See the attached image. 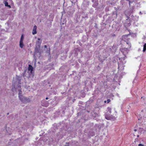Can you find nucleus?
<instances>
[{
  "instance_id": "obj_12",
  "label": "nucleus",
  "mask_w": 146,
  "mask_h": 146,
  "mask_svg": "<svg viewBox=\"0 0 146 146\" xmlns=\"http://www.w3.org/2000/svg\"><path fill=\"white\" fill-rule=\"evenodd\" d=\"M69 143H66L65 144V146H69Z\"/></svg>"
},
{
  "instance_id": "obj_21",
  "label": "nucleus",
  "mask_w": 146,
  "mask_h": 146,
  "mask_svg": "<svg viewBox=\"0 0 146 146\" xmlns=\"http://www.w3.org/2000/svg\"><path fill=\"white\" fill-rule=\"evenodd\" d=\"M104 102H105V103H106V101H104Z\"/></svg>"
},
{
  "instance_id": "obj_10",
  "label": "nucleus",
  "mask_w": 146,
  "mask_h": 146,
  "mask_svg": "<svg viewBox=\"0 0 146 146\" xmlns=\"http://www.w3.org/2000/svg\"><path fill=\"white\" fill-rule=\"evenodd\" d=\"M4 4H5V6L7 7V6H8V2H7L6 1H5Z\"/></svg>"
},
{
  "instance_id": "obj_17",
  "label": "nucleus",
  "mask_w": 146,
  "mask_h": 146,
  "mask_svg": "<svg viewBox=\"0 0 146 146\" xmlns=\"http://www.w3.org/2000/svg\"><path fill=\"white\" fill-rule=\"evenodd\" d=\"M44 48H47V46H46V45H45L44 46Z\"/></svg>"
},
{
  "instance_id": "obj_11",
  "label": "nucleus",
  "mask_w": 146,
  "mask_h": 146,
  "mask_svg": "<svg viewBox=\"0 0 146 146\" xmlns=\"http://www.w3.org/2000/svg\"><path fill=\"white\" fill-rule=\"evenodd\" d=\"M50 48H49V49H48L47 51V52H48V53H50Z\"/></svg>"
},
{
  "instance_id": "obj_14",
  "label": "nucleus",
  "mask_w": 146,
  "mask_h": 146,
  "mask_svg": "<svg viewBox=\"0 0 146 146\" xmlns=\"http://www.w3.org/2000/svg\"><path fill=\"white\" fill-rule=\"evenodd\" d=\"M138 146H145L141 144H139Z\"/></svg>"
},
{
  "instance_id": "obj_8",
  "label": "nucleus",
  "mask_w": 146,
  "mask_h": 146,
  "mask_svg": "<svg viewBox=\"0 0 146 146\" xmlns=\"http://www.w3.org/2000/svg\"><path fill=\"white\" fill-rule=\"evenodd\" d=\"M24 39V36L23 35H22L21 36V38L20 40V41H23Z\"/></svg>"
},
{
  "instance_id": "obj_18",
  "label": "nucleus",
  "mask_w": 146,
  "mask_h": 146,
  "mask_svg": "<svg viewBox=\"0 0 146 146\" xmlns=\"http://www.w3.org/2000/svg\"><path fill=\"white\" fill-rule=\"evenodd\" d=\"M106 119H108V120H109V118H108L107 117H106Z\"/></svg>"
},
{
  "instance_id": "obj_2",
  "label": "nucleus",
  "mask_w": 146,
  "mask_h": 146,
  "mask_svg": "<svg viewBox=\"0 0 146 146\" xmlns=\"http://www.w3.org/2000/svg\"><path fill=\"white\" fill-rule=\"evenodd\" d=\"M37 27L36 25H35L34 26L33 29L32 31V34L33 35H35L37 33L36 31Z\"/></svg>"
},
{
  "instance_id": "obj_22",
  "label": "nucleus",
  "mask_w": 146,
  "mask_h": 146,
  "mask_svg": "<svg viewBox=\"0 0 146 146\" xmlns=\"http://www.w3.org/2000/svg\"><path fill=\"white\" fill-rule=\"evenodd\" d=\"M38 40H40V38H38Z\"/></svg>"
},
{
  "instance_id": "obj_20",
  "label": "nucleus",
  "mask_w": 146,
  "mask_h": 146,
  "mask_svg": "<svg viewBox=\"0 0 146 146\" xmlns=\"http://www.w3.org/2000/svg\"><path fill=\"white\" fill-rule=\"evenodd\" d=\"M139 135H137V137H139Z\"/></svg>"
},
{
  "instance_id": "obj_23",
  "label": "nucleus",
  "mask_w": 146,
  "mask_h": 146,
  "mask_svg": "<svg viewBox=\"0 0 146 146\" xmlns=\"http://www.w3.org/2000/svg\"><path fill=\"white\" fill-rule=\"evenodd\" d=\"M9 114V113H7V115H8Z\"/></svg>"
},
{
  "instance_id": "obj_1",
  "label": "nucleus",
  "mask_w": 146,
  "mask_h": 146,
  "mask_svg": "<svg viewBox=\"0 0 146 146\" xmlns=\"http://www.w3.org/2000/svg\"><path fill=\"white\" fill-rule=\"evenodd\" d=\"M21 101L24 103H27L30 102V100L29 99H27V98L25 97H23L22 99H21Z\"/></svg>"
},
{
  "instance_id": "obj_15",
  "label": "nucleus",
  "mask_w": 146,
  "mask_h": 146,
  "mask_svg": "<svg viewBox=\"0 0 146 146\" xmlns=\"http://www.w3.org/2000/svg\"><path fill=\"white\" fill-rule=\"evenodd\" d=\"M128 36V35H125L123 36V38L124 37H127Z\"/></svg>"
},
{
  "instance_id": "obj_25",
  "label": "nucleus",
  "mask_w": 146,
  "mask_h": 146,
  "mask_svg": "<svg viewBox=\"0 0 146 146\" xmlns=\"http://www.w3.org/2000/svg\"><path fill=\"white\" fill-rule=\"evenodd\" d=\"M119 68V66H118V68Z\"/></svg>"
},
{
  "instance_id": "obj_9",
  "label": "nucleus",
  "mask_w": 146,
  "mask_h": 146,
  "mask_svg": "<svg viewBox=\"0 0 146 146\" xmlns=\"http://www.w3.org/2000/svg\"><path fill=\"white\" fill-rule=\"evenodd\" d=\"M45 102L46 103V104L45 105H43L42 106L44 107H47L48 106L49 104L48 103L46 102Z\"/></svg>"
},
{
  "instance_id": "obj_3",
  "label": "nucleus",
  "mask_w": 146,
  "mask_h": 146,
  "mask_svg": "<svg viewBox=\"0 0 146 146\" xmlns=\"http://www.w3.org/2000/svg\"><path fill=\"white\" fill-rule=\"evenodd\" d=\"M28 70L30 71L31 73H32L33 70V68L31 65H29Z\"/></svg>"
},
{
  "instance_id": "obj_24",
  "label": "nucleus",
  "mask_w": 146,
  "mask_h": 146,
  "mask_svg": "<svg viewBox=\"0 0 146 146\" xmlns=\"http://www.w3.org/2000/svg\"><path fill=\"white\" fill-rule=\"evenodd\" d=\"M93 7H94V5H93Z\"/></svg>"
},
{
  "instance_id": "obj_16",
  "label": "nucleus",
  "mask_w": 146,
  "mask_h": 146,
  "mask_svg": "<svg viewBox=\"0 0 146 146\" xmlns=\"http://www.w3.org/2000/svg\"><path fill=\"white\" fill-rule=\"evenodd\" d=\"M7 7H8L9 8H11V6L10 5H9L8 6H7Z\"/></svg>"
},
{
  "instance_id": "obj_6",
  "label": "nucleus",
  "mask_w": 146,
  "mask_h": 146,
  "mask_svg": "<svg viewBox=\"0 0 146 146\" xmlns=\"http://www.w3.org/2000/svg\"><path fill=\"white\" fill-rule=\"evenodd\" d=\"M19 46L21 48H22L24 46V44L23 41H20Z\"/></svg>"
},
{
  "instance_id": "obj_13",
  "label": "nucleus",
  "mask_w": 146,
  "mask_h": 146,
  "mask_svg": "<svg viewBox=\"0 0 146 146\" xmlns=\"http://www.w3.org/2000/svg\"><path fill=\"white\" fill-rule=\"evenodd\" d=\"M110 101V99H108L107 100V102L108 103H109V102Z\"/></svg>"
},
{
  "instance_id": "obj_4",
  "label": "nucleus",
  "mask_w": 146,
  "mask_h": 146,
  "mask_svg": "<svg viewBox=\"0 0 146 146\" xmlns=\"http://www.w3.org/2000/svg\"><path fill=\"white\" fill-rule=\"evenodd\" d=\"M127 44L128 45V48H124L122 49V50H126L127 51L128 50V48H130L131 47V43L129 42H127Z\"/></svg>"
},
{
  "instance_id": "obj_19",
  "label": "nucleus",
  "mask_w": 146,
  "mask_h": 146,
  "mask_svg": "<svg viewBox=\"0 0 146 146\" xmlns=\"http://www.w3.org/2000/svg\"><path fill=\"white\" fill-rule=\"evenodd\" d=\"M48 97H46V100H48Z\"/></svg>"
},
{
  "instance_id": "obj_7",
  "label": "nucleus",
  "mask_w": 146,
  "mask_h": 146,
  "mask_svg": "<svg viewBox=\"0 0 146 146\" xmlns=\"http://www.w3.org/2000/svg\"><path fill=\"white\" fill-rule=\"evenodd\" d=\"M146 50V43H145L143 45V52H145Z\"/></svg>"
},
{
  "instance_id": "obj_5",
  "label": "nucleus",
  "mask_w": 146,
  "mask_h": 146,
  "mask_svg": "<svg viewBox=\"0 0 146 146\" xmlns=\"http://www.w3.org/2000/svg\"><path fill=\"white\" fill-rule=\"evenodd\" d=\"M19 99L21 100V99H22L23 97L22 95V92H20L19 93Z\"/></svg>"
}]
</instances>
